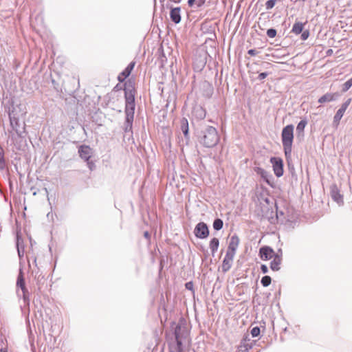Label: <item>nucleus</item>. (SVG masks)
I'll use <instances>...</instances> for the list:
<instances>
[{
	"label": "nucleus",
	"mask_w": 352,
	"mask_h": 352,
	"mask_svg": "<svg viewBox=\"0 0 352 352\" xmlns=\"http://www.w3.org/2000/svg\"><path fill=\"white\" fill-rule=\"evenodd\" d=\"M125 98H126V111L128 112L129 108H131V113L133 114V110L135 107V98H134V90L129 91L125 89Z\"/></svg>",
	"instance_id": "obj_6"
},
{
	"label": "nucleus",
	"mask_w": 352,
	"mask_h": 352,
	"mask_svg": "<svg viewBox=\"0 0 352 352\" xmlns=\"http://www.w3.org/2000/svg\"><path fill=\"white\" fill-rule=\"evenodd\" d=\"M352 86V78L345 82L342 85V91L346 92L348 91Z\"/></svg>",
	"instance_id": "obj_25"
},
{
	"label": "nucleus",
	"mask_w": 352,
	"mask_h": 352,
	"mask_svg": "<svg viewBox=\"0 0 352 352\" xmlns=\"http://www.w3.org/2000/svg\"><path fill=\"white\" fill-rule=\"evenodd\" d=\"M304 28V24L300 22H296L294 24L292 32L296 34H299L302 32Z\"/></svg>",
	"instance_id": "obj_17"
},
{
	"label": "nucleus",
	"mask_w": 352,
	"mask_h": 352,
	"mask_svg": "<svg viewBox=\"0 0 352 352\" xmlns=\"http://www.w3.org/2000/svg\"><path fill=\"white\" fill-rule=\"evenodd\" d=\"M135 62H131V63H129V65L125 68V69L119 74L118 80L121 82H124V80L131 74L132 70L135 67Z\"/></svg>",
	"instance_id": "obj_10"
},
{
	"label": "nucleus",
	"mask_w": 352,
	"mask_h": 352,
	"mask_svg": "<svg viewBox=\"0 0 352 352\" xmlns=\"http://www.w3.org/2000/svg\"><path fill=\"white\" fill-rule=\"evenodd\" d=\"M260 332V328L258 327H255L252 328V329L251 330V335L252 337H257L259 336Z\"/></svg>",
	"instance_id": "obj_27"
},
{
	"label": "nucleus",
	"mask_w": 352,
	"mask_h": 352,
	"mask_svg": "<svg viewBox=\"0 0 352 352\" xmlns=\"http://www.w3.org/2000/svg\"><path fill=\"white\" fill-rule=\"evenodd\" d=\"M267 35L270 37V38H274L276 36V30L274 29H269L267 30Z\"/></svg>",
	"instance_id": "obj_29"
},
{
	"label": "nucleus",
	"mask_w": 352,
	"mask_h": 352,
	"mask_svg": "<svg viewBox=\"0 0 352 352\" xmlns=\"http://www.w3.org/2000/svg\"><path fill=\"white\" fill-rule=\"evenodd\" d=\"M219 239H217V238H213L210 241V248L211 252L212 253H214L217 250L218 247H219Z\"/></svg>",
	"instance_id": "obj_18"
},
{
	"label": "nucleus",
	"mask_w": 352,
	"mask_h": 352,
	"mask_svg": "<svg viewBox=\"0 0 352 352\" xmlns=\"http://www.w3.org/2000/svg\"><path fill=\"white\" fill-rule=\"evenodd\" d=\"M181 129L185 135L188 138V123L186 119H184L182 122Z\"/></svg>",
	"instance_id": "obj_20"
},
{
	"label": "nucleus",
	"mask_w": 352,
	"mask_h": 352,
	"mask_svg": "<svg viewBox=\"0 0 352 352\" xmlns=\"http://www.w3.org/2000/svg\"><path fill=\"white\" fill-rule=\"evenodd\" d=\"M331 196L332 199L335 201H336L338 204L341 205L343 204V197L340 193V191L336 186H334L333 188H331Z\"/></svg>",
	"instance_id": "obj_13"
},
{
	"label": "nucleus",
	"mask_w": 352,
	"mask_h": 352,
	"mask_svg": "<svg viewBox=\"0 0 352 352\" xmlns=\"http://www.w3.org/2000/svg\"><path fill=\"white\" fill-rule=\"evenodd\" d=\"M248 53L250 56H255L258 54V52L256 50L252 49V50H248Z\"/></svg>",
	"instance_id": "obj_31"
},
{
	"label": "nucleus",
	"mask_w": 352,
	"mask_h": 352,
	"mask_svg": "<svg viewBox=\"0 0 352 352\" xmlns=\"http://www.w3.org/2000/svg\"><path fill=\"white\" fill-rule=\"evenodd\" d=\"M195 234L197 237L204 239L208 236L209 231L206 223H199L195 228Z\"/></svg>",
	"instance_id": "obj_5"
},
{
	"label": "nucleus",
	"mask_w": 352,
	"mask_h": 352,
	"mask_svg": "<svg viewBox=\"0 0 352 352\" xmlns=\"http://www.w3.org/2000/svg\"><path fill=\"white\" fill-rule=\"evenodd\" d=\"M261 258L264 261L272 259L276 253L270 247H262L259 250Z\"/></svg>",
	"instance_id": "obj_7"
},
{
	"label": "nucleus",
	"mask_w": 352,
	"mask_h": 352,
	"mask_svg": "<svg viewBox=\"0 0 352 352\" xmlns=\"http://www.w3.org/2000/svg\"><path fill=\"white\" fill-rule=\"evenodd\" d=\"M281 138L285 157L288 158L292 153L294 140V126L292 124L287 125L283 129Z\"/></svg>",
	"instance_id": "obj_1"
},
{
	"label": "nucleus",
	"mask_w": 352,
	"mask_h": 352,
	"mask_svg": "<svg viewBox=\"0 0 352 352\" xmlns=\"http://www.w3.org/2000/svg\"><path fill=\"white\" fill-rule=\"evenodd\" d=\"M185 287L187 289L194 292V285L192 281L188 282L185 284Z\"/></svg>",
	"instance_id": "obj_30"
},
{
	"label": "nucleus",
	"mask_w": 352,
	"mask_h": 352,
	"mask_svg": "<svg viewBox=\"0 0 352 352\" xmlns=\"http://www.w3.org/2000/svg\"><path fill=\"white\" fill-rule=\"evenodd\" d=\"M351 102V98H349L346 101H345L340 108V110L344 111L345 113L346 109L348 108L349 105L350 104Z\"/></svg>",
	"instance_id": "obj_26"
},
{
	"label": "nucleus",
	"mask_w": 352,
	"mask_h": 352,
	"mask_svg": "<svg viewBox=\"0 0 352 352\" xmlns=\"http://www.w3.org/2000/svg\"><path fill=\"white\" fill-rule=\"evenodd\" d=\"M239 243V239L237 236H234L230 239V241L229 243V246L228 248L227 253L228 254L234 256L235 251L236 248H238Z\"/></svg>",
	"instance_id": "obj_9"
},
{
	"label": "nucleus",
	"mask_w": 352,
	"mask_h": 352,
	"mask_svg": "<svg viewBox=\"0 0 352 352\" xmlns=\"http://www.w3.org/2000/svg\"><path fill=\"white\" fill-rule=\"evenodd\" d=\"M256 171L258 174H259L265 180V182L268 184H270V181L267 179V173L264 169H263L261 168H257L256 169Z\"/></svg>",
	"instance_id": "obj_22"
},
{
	"label": "nucleus",
	"mask_w": 352,
	"mask_h": 352,
	"mask_svg": "<svg viewBox=\"0 0 352 352\" xmlns=\"http://www.w3.org/2000/svg\"><path fill=\"white\" fill-rule=\"evenodd\" d=\"M272 259V261L270 263V268L273 271H278L280 269V265L282 263L281 254H278L276 253Z\"/></svg>",
	"instance_id": "obj_11"
},
{
	"label": "nucleus",
	"mask_w": 352,
	"mask_h": 352,
	"mask_svg": "<svg viewBox=\"0 0 352 352\" xmlns=\"http://www.w3.org/2000/svg\"><path fill=\"white\" fill-rule=\"evenodd\" d=\"M272 281L271 277L269 276H265L261 278V283L263 287H267L270 285Z\"/></svg>",
	"instance_id": "obj_24"
},
{
	"label": "nucleus",
	"mask_w": 352,
	"mask_h": 352,
	"mask_svg": "<svg viewBox=\"0 0 352 352\" xmlns=\"http://www.w3.org/2000/svg\"><path fill=\"white\" fill-rule=\"evenodd\" d=\"M309 36V32L307 31L306 32H304L302 35H301V37L303 40H306Z\"/></svg>",
	"instance_id": "obj_34"
},
{
	"label": "nucleus",
	"mask_w": 352,
	"mask_h": 352,
	"mask_svg": "<svg viewBox=\"0 0 352 352\" xmlns=\"http://www.w3.org/2000/svg\"><path fill=\"white\" fill-rule=\"evenodd\" d=\"M267 73L263 72V73L259 74L258 78L260 80H263V79L267 77Z\"/></svg>",
	"instance_id": "obj_33"
},
{
	"label": "nucleus",
	"mask_w": 352,
	"mask_h": 352,
	"mask_svg": "<svg viewBox=\"0 0 352 352\" xmlns=\"http://www.w3.org/2000/svg\"><path fill=\"white\" fill-rule=\"evenodd\" d=\"M195 1H196V0H188V6L190 7L193 6V5L195 4Z\"/></svg>",
	"instance_id": "obj_35"
},
{
	"label": "nucleus",
	"mask_w": 352,
	"mask_h": 352,
	"mask_svg": "<svg viewBox=\"0 0 352 352\" xmlns=\"http://www.w3.org/2000/svg\"><path fill=\"white\" fill-rule=\"evenodd\" d=\"M144 236H145L146 239H149V238H150V235H149V234H148V232H145L144 233Z\"/></svg>",
	"instance_id": "obj_36"
},
{
	"label": "nucleus",
	"mask_w": 352,
	"mask_h": 352,
	"mask_svg": "<svg viewBox=\"0 0 352 352\" xmlns=\"http://www.w3.org/2000/svg\"><path fill=\"white\" fill-rule=\"evenodd\" d=\"M17 287H20L23 292V296L24 300H25L28 298V291L25 287V280L22 274H19L16 281Z\"/></svg>",
	"instance_id": "obj_12"
},
{
	"label": "nucleus",
	"mask_w": 352,
	"mask_h": 352,
	"mask_svg": "<svg viewBox=\"0 0 352 352\" xmlns=\"http://www.w3.org/2000/svg\"><path fill=\"white\" fill-rule=\"evenodd\" d=\"M170 19L171 20L175 23H178L181 21V16H180V8H175L171 10L170 13Z\"/></svg>",
	"instance_id": "obj_15"
},
{
	"label": "nucleus",
	"mask_w": 352,
	"mask_h": 352,
	"mask_svg": "<svg viewBox=\"0 0 352 352\" xmlns=\"http://www.w3.org/2000/svg\"><path fill=\"white\" fill-rule=\"evenodd\" d=\"M336 94L327 93L318 99V102L320 104L331 102L336 99Z\"/></svg>",
	"instance_id": "obj_16"
},
{
	"label": "nucleus",
	"mask_w": 352,
	"mask_h": 352,
	"mask_svg": "<svg viewBox=\"0 0 352 352\" xmlns=\"http://www.w3.org/2000/svg\"><path fill=\"white\" fill-rule=\"evenodd\" d=\"M184 336V332L182 330L181 326L177 324L175 329V340L169 343L168 352H183L182 338Z\"/></svg>",
	"instance_id": "obj_3"
},
{
	"label": "nucleus",
	"mask_w": 352,
	"mask_h": 352,
	"mask_svg": "<svg viewBox=\"0 0 352 352\" xmlns=\"http://www.w3.org/2000/svg\"><path fill=\"white\" fill-rule=\"evenodd\" d=\"M261 270L263 273L265 274L268 272V268L265 265H262L261 267Z\"/></svg>",
	"instance_id": "obj_32"
},
{
	"label": "nucleus",
	"mask_w": 352,
	"mask_h": 352,
	"mask_svg": "<svg viewBox=\"0 0 352 352\" xmlns=\"http://www.w3.org/2000/svg\"><path fill=\"white\" fill-rule=\"evenodd\" d=\"M344 112L340 109L337 111L336 113L333 117V122L336 126H338L340 120L342 119Z\"/></svg>",
	"instance_id": "obj_19"
},
{
	"label": "nucleus",
	"mask_w": 352,
	"mask_h": 352,
	"mask_svg": "<svg viewBox=\"0 0 352 352\" xmlns=\"http://www.w3.org/2000/svg\"><path fill=\"white\" fill-rule=\"evenodd\" d=\"M333 53V50L331 49H329L327 52V55H331Z\"/></svg>",
	"instance_id": "obj_37"
},
{
	"label": "nucleus",
	"mask_w": 352,
	"mask_h": 352,
	"mask_svg": "<svg viewBox=\"0 0 352 352\" xmlns=\"http://www.w3.org/2000/svg\"><path fill=\"white\" fill-rule=\"evenodd\" d=\"M270 162L272 164L273 170L275 175L278 177L283 175V161L280 157H273L270 159Z\"/></svg>",
	"instance_id": "obj_4"
},
{
	"label": "nucleus",
	"mask_w": 352,
	"mask_h": 352,
	"mask_svg": "<svg viewBox=\"0 0 352 352\" xmlns=\"http://www.w3.org/2000/svg\"><path fill=\"white\" fill-rule=\"evenodd\" d=\"M234 256L226 254L222 263V270L223 272L228 271L232 265Z\"/></svg>",
	"instance_id": "obj_14"
},
{
	"label": "nucleus",
	"mask_w": 352,
	"mask_h": 352,
	"mask_svg": "<svg viewBox=\"0 0 352 352\" xmlns=\"http://www.w3.org/2000/svg\"><path fill=\"white\" fill-rule=\"evenodd\" d=\"M200 143L205 147L212 148L219 142V135L217 129L213 126H208L200 137Z\"/></svg>",
	"instance_id": "obj_2"
},
{
	"label": "nucleus",
	"mask_w": 352,
	"mask_h": 352,
	"mask_svg": "<svg viewBox=\"0 0 352 352\" xmlns=\"http://www.w3.org/2000/svg\"><path fill=\"white\" fill-rule=\"evenodd\" d=\"M88 164L89 165L90 168H91V165H92L90 162H88Z\"/></svg>",
	"instance_id": "obj_38"
},
{
	"label": "nucleus",
	"mask_w": 352,
	"mask_h": 352,
	"mask_svg": "<svg viewBox=\"0 0 352 352\" xmlns=\"http://www.w3.org/2000/svg\"><path fill=\"white\" fill-rule=\"evenodd\" d=\"M307 124V122L306 120H301L297 125L296 131L298 133H303L305 128Z\"/></svg>",
	"instance_id": "obj_21"
},
{
	"label": "nucleus",
	"mask_w": 352,
	"mask_h": 352,
	"mask_svg": "<svg viewBox=\"0 0 352 352\" xmlns=\"http://www.w3.org/2000/svg\"><path fill=\"white\" fill-rule=\"evenodd\" d=\"M223 221L220 219H217L213 223V228L216 230H219L223 228Z\"/></svg>",
	"instance_id": "obj_23"
},
{
	"label": "nucleus",
	"mask_w": 352,
	"mask_h": 352,
	"mask_svg": "<svg viewBox=\"0 0 352 352\" xmlns=\"http://www.w3.org/2000/svg\"><path fill=\"white\" fill-rule=\"evenodd\" d=\"M78 153L80 157L85 161H88L92 155V149L87 145H82L79 147Z\"/></svg>",
	"instance_id": "obj_8"
},
{
	"label": "nucleus",
	"mask_w": 352,
	"mask_h": 352,
	"mask_svg": "<svg viewBox=\"0 0 352 352\" xmlns=\"http://www.w3.org/2000/svg\"><path fill=\"white\" fill-rule=\"evenodd\" d=\"M276 1L275 0H268L266 3V8L267 9H272L275 6Z\"/></svg>",
	"instance_id": "obj_28"
}]
</instances>
